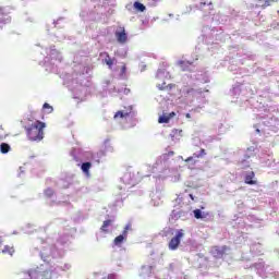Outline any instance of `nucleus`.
<instances>
[{
  "mask_svg": "<svg viewBox=\"0 0 279 279\" xmlns=\"http://www.w3.org/2000/svg\"><path fill=\"white\" fill-rule=\"evenodd\" d=\"M45 128H47V124L45 122H41L37 120L35 123H33L31 126H26V136L28 141L32 142H40L43 138H45Z\"/></svg>",
  "mask_w": 279,
  "mask_h": 279,
  "instance_id": "obj_1",
  "label": "nucleus"
},
{
  "mask_svg": "<svg viewBox=\"0 0 279 279\" xmlns=\"http://www.w3.org/2000/svg\"><path fill=\"white\" fill-rule=\"evenodd\" d=\"M184 236V229H180L177 231L175 235L171 238L170 242L168 243V247L171 251L178 250L180 247V243Z\"/></svg>",
  "mask_w": 279,
  "mask_h": 279,
  "instance_id": "obj_2",
  "label": "nucleus"
},
{
  "mask_svg": "<svg viewBox=\"0 0 279 279\" xmlns=\"http://www.w3.org/2000/svg\"><path fill=\"white\" fill-rule=\"evenodd\" d=\"M116 38L120 45H125V43H128V33L125 32V27H120V31L116 32Z\"/></svg>",
  "mask_w": 279,
  "mask_h": 279,
  "instance_id": "obj_3",
  "label": "nucleus"
},
{
  "mask_svg": "<svg viewBox=\"0 0 279 279\" xmlns=\"http://www.w3.org/2000/svg\"><path fill=\"white\" fill-rule=\"evenodd\" d=\"M0 16H5V10L3 8H0ZM9 23H12V17H0V29H3V25H8Z\"/></svg>",
  "mask_w": 279,
  "mask_h": 279,
  "instance_id": "obj_4",
  "label": "nucleus"
},
{
  "mask_svg": "<svg viewBox=\"0 0 279 279\" xmlns=\"http://www.w3.org/2000/svg\"><path fill=\"white\" fill-rule=\"evenodd\" d=\"M226 252H228V246L226 245L222 247L216 246L213 250V254L216 258H223V256H226Z\"/></svg>",
  "mask_w": 279,
  "mask_h": 279,
  "instance_id": "obj_5",
  "label": "nucleus"
},
{
  "mask_svg": "<svg viewBox=\"0 0 279 279\" xmlns=\"http://www.w3.org/2000/svg\"><path fill=\"white\" fill-rule=\"evenodd\" d=\"M254 178H256V173H254V171L248 172L244 179L245 184H250V185L258 184V181L254 180Z\"/></svg>",
  "mask_w": 279,
  "mask_h": 279,
  "instance_id": "obj_6",
  "label": "nucleus"
},
{
  "mask_svg": "<svg viewBox=\"0 0 279 279\" xmlns=\"http://www.w3.org/2000/svg\"><path fill=\"white\" fill-rule=\"evenodd\" d=\"M173 117H175V112L173 111L170 113H163L162 116L159 117L158 123H169V121H171Z\"/></svg>",
  "mask_w": 279,
  "mask_h": 279,
  "instance_id": "obj_7",
  "label": "nucleus"
},
{
  "mask_svg": "<svg viewBox=\"0 0 279 279\" xmlns=\"http://www.w3.org/2000/svg\"><path fill=\"white\" fill-rule=\"evenodd\" d=\"M204 156H206V149L203 148L199 150V154L194 153L192 157L185 159V162H191L193 158H204Z\"/></svg>",
  "mask_w": 279,
  "mask_h": 279,
  "instance_id": "obj_8",
  "label": "nucleus"
},
{
  "mask_svg": "<svg viewBox=\"0 0 279 279\" xmlns=\"http://www.w3.org/2000/svg\"><path fill=\"white\" fill-rule=\"evenodd\" d=\"M279 0H265L264 3L256 5V8H262V10H265L266 8H269L272 3H278Z\"/></svg>",
  "mask_w": 279,
  "mask_h": 279,
  "instance_id": "obj_9",
  "label": "nucleus"
},
{
  "mask_svg": "<svg viewBox=\"0 0 279 279\" xmlns=\"http://www.w3.org/2000/svg\"><path fill=\"white\" fill-rule=\"evenodd\" d=\"M206 5L208 7V10H209V11L215 10V7H213V0H203V1L201 2L199 8H206Z\"/></svg>",
  "mask_w": 279,
  "mask_h": 279,
  "instance_id": "obj_10",
  "label": "nucleus"
},
{
  "mask_svg": "<svg viewBox=\"0 0 279 279\" xmlns=\"http://www.w3.org/2000/svg\"><path fill=\"white\" fill-rule=\"evenodd\" d=\"M125 239H128V235L125 234H120L118 235L114 240H113V243L114 245H121V243H123L125 241Z\"/></svg>",
  "mask_w": 279,
  "mask_h": 279,
  "instance_id": "obj_11",
  "label": "nucleus"
},
{
  "mask_svg": "<svg viewBox=\"0 0 279 279\" xmlns=\"http://www.w3.org/2000/svg\"><path fill=\"white\" fill-rule=\"evenodd\" d=\"M159 90H171V88H175V84H168L162 83L161 85H158Z\"/></svg>",
  "mask_w": 279,
  "mask_h": 279,
  "instance_id": "obj_12",
  "label": "nucleus"
},
{
  "mask_svg": "<svg viewBox=\"0 0 279 279\" xmlns=\"http://www.w3.org/2000/svg\"><path fill=\"white\" fill-rule=\"evenodd\" d=\"M112 226V220H105L100 227L101 232L108 233V227Z\"/></svg>",
  "mask_w": 279,
  "mask_h": 279,
  "instance_id": "obj_13",
  "label": "nucleus"
},
{
  "mask_svg": "<svg viewBox=\"0 0 279 279\" xmlns=\"http://www.w3.org/2000/svg\"><path fill=\"white\" fill-rule=\"evenodd\" d=\"M2 254H9V256L14 255V246L5 245L2 250Z\"/></svg>",
  "mask_w": 279,
  "mask_h": 279,
  "instance_id": "obj_14",
  "label": "nucleus"
},
{
  "mask_svg": "<svg viewBox=\"0 0 279 279\" xmlns=\"http://www.w3.org/2000/svg\"><path fill=\"white\" fill-rule=\"evenodd\" d=\"M40 279H53V272L51 270H45L40 275Z\"/></svg>",
  "mask_w": 279,
  "mask_h": 279,
  "instance_id": "obj_15",
  "label": "nucleus"
},
{
  "mask_svg": "<svg viewBox=\"0 0 279 279\" xmlns=\"http://www.w3.org/2000/svg\"><path fill=\"white\" fill-rule=\"evenodd\" d=\"M11 147H10V144L8 143H2L0 145V151L1 154H8L10 151Z\"/></svg>",
  "mask_w": 279,
  "mask_h": 279,
  "instance_id": "obj_16",
  "label": "nucleus"
},
{
  "mask_svg": "<svg viewBox=\"0 0 279 279\" xmlns=\"http://www.w3.org/2000/svg\"><path fill=\"white\" fill-rule=\"evenodd\" d=\"M90 167H93V163L84 162V163H82L81 169H82L83 173H88L90 171Z\"/></svg>",
  "mask_w": 279,
  "mask_h": 279,
  "instance_id": "obj_17",
  "label": "nucleus"
},
{
  "mask_svg": "<svg viewBox=\"0 0 279 279\" xmlns=\"http://www.w3.org/2000/svg\"><path fill=\"white\" fill-rule=\"evenodd\" d=\"M125 117H130V113L123 112V111H118L114 114V119H125Z\"/></svg>",
  "mask_w": 279,
  "mask_h": 279,
  "instance_id": "obj_18",
  "label": "nucleus"
},
{
  "mask_svg": "<svg viewBox=\"0 0 279 279\" xmlns=\"http://www.w3.org/2000/svg\"><path fill=\"white\" fill-rule=\"evenodd\" d=\"M133 8H135V10H137L138 12H143L146 9L141 2H134Z\"/></svg>",
  "mask_w": 279,
  "mask_h": 279,
  "instance_id": "obj_19",
  "label": "nucleus"
},
{
  "mask_svg": "<svg viewBox=\"0 0 279 279\" xmlns=\"http://www.w3.org/2000/svg\"><path fill=\"white\" fill-rule=\"evenodd\" d=\"M105 63L109 66V69H112V64H114V59H111L110 54L107 53V58L105 59Z\"/></svg>",
  "mask_w": 279,
  "mask_h": 279,
  "instance_id": "obj_20",
  "label": "nucleus"
},
{
  "mask_svg": "<svg viewBox=\"0 0 279 279\" xmlns=\"http://www.w3.org/2000/svg\"><path fill=\"white\" fill-rule=\"evenodd\" d=\"M43 109L47 110L48 114H51V112H53V107L51 105H49L48 102L44 104Z\"/></svg>",
  "mask_w": 279,
  "mask_h": 279,
  "instance_id": "obj_21",
  "label": "nucleus"
},
{
  "mask_svg": "<svg viewBox=\"0 0 279 279\" xmlns=\"http://www.w3.org/2000/svg\"><path fill=\"white\" fill-rule=\"evenodd\" d=\"M194 217H195V219H204V216H202V210L201 209H195L194 210Z\"/></svg>",
  "mask_w": 279,
  "mask_h": 279,
  "instance_id": "obj_22",
  "label": "nucleus"
},
{
  "mask_svg": "<svg viewBox=\"0 0 279 279\" xmlns=\"http://www.w3.org/2000/svg\"><path fill=\"white\" fill-rule=\"evenodd\" d=\"M45 196L53 197V189L48 187L47 190H45Z\"/></svg>",
  "mask_w": 279,
  "mask_h": 279,
  "instance_id": "obj_23",
  "label": "nucleus"
},
{
  "mask_svg": "<svg viewBox=\"0 0 279 279\" xmlns=\"http://www.w3.org/2000/svg\"><path fill=\"white\" fill-rule=\"evenodd\" d=\"M130 230H132V225L131 223H128L125 227H124V230H123V234L124 236H128V232H130Z\"/></svg>",
  "mask_w": 279,
  "mask_h": 279,
  "instance_id": "obj_24",
  "label": "nucleus"
},
{
  "mask_svg": "<svg viewBox=\"0 0 279 279\" xmlns=\"http://www.w3.org/2000/svg\"><path fill=\"white\" fill-rule=\"evenodd\" d=\"M108 279H117V275L110 274V275H108Z\"/></svg>",
  "mask_w": 279,
  "mask_h": 279,
  "instance_id": "obj_25",
  "label": "nucleus"
},
{
  "mask_svg": "<svg viewBox=\"0 0 279 279\" xmlns=\"http://www.w3.org/2000/svg\"><path fill=\"white\" fill-rule=\"evenodd\" d=\"M121 71H122V73H125V71H128V68H126L125 65H123V66L121 68Z\"/></svg>",
  "mask_w": 279,
  "mask_h": 279,
  "instance_id": "obj_26",
  "label": "nucleus"
},
{
  "mask_svg": "<svg viewBox=\"0 0 279 279\" xmlns=\"http://www.w3.org/2000/svg\"><path fill=\"white\" fill-rule=\"evenodd\" d=\"M190 198H191L192 201H194V199H195V196H193V194H190Z\"/></svg>",
  "mask_w": 279,
  "mask_h": 279,
  "instance_id": "obj_27",
  "label": "nucleus"
},
{
  "mask_svg": "<svg viewBox=\"0 0 279 279\" xmlns=\"http://www.w3.org/2000/svg\"><path fill=\"white\" fill-rule=\"evenodd\" d=\"M186 119H191V113H186Z\"/></svg>",
  "mask_w": 279,
  "mask_h": 279,
  "instance_id": "obj_28",
  "label": "nucleus"
},
{
  "mask_svg": "<svg viewBox=\"0 0 279 279\" xmlns=\"http://www.w3.org/2000/svg\"><path fill=\"white\" fill-rule=\"evenodd\" d=\"M179 64H181V65L184 64V61H180Z\"/></svg>",
  "mask_w": 279,
  "mask_h": 279,
  "instance_id": "obj_29",
  "label": "nucleus"
},
{
  "mask_svg": "<svg viewBox=\"0 0 279 279\" xmlns=\"http://www.w3.org/2000/svg\"><path fill=\"white\" fill-rule=\"evenodd\" d=\"M0 130H3V126H2V125H0Z\"/></svg>",
  "mask_w": 279,
  "mask_h": 279,
  "instance_id": "obj_30",
  "label": "nucleus"
},
{
  "mask_svg": "<svg viewBox=\"0 0 279 279\" xmlns=\"http://www.w3.org/2000/svg\"><path fill=\"white\" fill-rule=\"evenodd\" d=\"M259 3L263 2V0H257Z\"/></svg>",
  "mask_w": 279,
  "mask_h": 279,
  "instance_id": "obj_31",
  "label": "nucleus"
}]
</instances>
